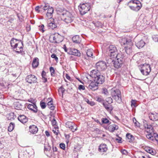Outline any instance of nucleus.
Masks as SVG:
<instances>
[{"label": "nucleus", "instance_id": "46", "mask_svg": "<svg viewBox=\"0 0 158 158\" xmlns=\"http://www.w3.org/2000/svg\"><path fill=\"white\" fill-rule=\"evenodd\" d=\"M102 93L103 94H104L105 95H107L108 94V92L107 89L105 88H103L102 89Z\"/></svg>", "mask_w": 158, "mask_h": 158}, {"label": "nucleus", "instance_id": "50", "mask_svg": "<svg viewBox=\"0 0 158 158\" xmlns=\"http://www.w3.org/2000/svg\"><path fill=\"white\" fill-rule=\"evenodd\" d=\"M60 147L63 150H64L65 148V144L63 143H61L60 144Z\"/></svg>", "mask_w": 158, "mask_h": 158}, {"label": "nucleus", "instance_id": "57", "mask_svg": "<svg viewBox=\"0 0 158 158\" xmlns=\"http://www.w3.org/2000/svg\"><path fill=\"white\" fill-rule=\"evenodd\" d=\"M97 101L99 102H102L103 101V100L101 98L98 97L97 98Z\"/></svg>", "mask_w": 158, "mask_h": 158}, {"label": "nucleus", "instance_id": "52", "mask_svg": "<svg viewBox=\"0 0 158 158\" xmlns=\"http://www.w3.org/2000/svg\"><path fill=\"white\" fill-rule=\"evenodd\" d=\"M17 105L16 107H15V109H20L22 107V106L19 103H17L16 104Z\"/></svg>", "mask_w": 158, "mask_h": 158}, {"label": "nucleus", "instance_id": "20", "mask_svg": "<svg viewBox=\"0 0 158 158\" xmlns=\"http://www.w3.org/2000/svg\"><path fill=\"white\" fill-rule=\"evenodd\" d=\"M108 149L107 145L105 144H102L99 146L98 151L101 152L103 153V152H106Z\"/></svg>", "mask_w": 158, "mask_h": 158}, {"label": "nucleus", "instance_id": "18", "mask_svg": "<svg viewBox=\"0 0 158 158\" xmlns=\"http://www.w3.org/2000/svg\"><path fill=\"white\" fill-rule=\"evenodd\" d=\"M18 40L14 38L11 39L10 41V45L12 47V49L15 50V48H17L18 44L16 43V41Z\"/></svg>", "mask_w": 158, "mask_h": 158}, {"label": "nucleus", "instance_id": "59", "mask_svg": "<svg viewBox=\"0 0 158 158\" xmlns=\"http://www.w3.org/2000/svg\"><path fill=\"white\" fill-rule=\"evenodd\" d=\"M63 48L64 49L65 52H67L68 53V50L69 49H67L65 44H64L63 45Z\"/></svg>", "mask_w": 158, "mask_h": 158}, {"label": "nucleus", "instance_id": "39", "mask_svg": "<svg viewBox=\"0 0 158 158\" xmlns=\"http://www.w3.org/2000/svg\"><path fill=\"white\" fill-rule=\"evenodd\" d=\"M49 69L51 76L52 77H54L55 76V71L54 68L52 67H51L49 68Z\"/></svg>", "mask_w": 158, "mask_h": 158}, {"label": "nucleus", "instance_id": "48", "mask_svg": "<svg viewBox=\"0 0 158 158\" xmlns=\"http://www.w3.org/2000/svg\"><path fill=\"white\" fill-rule=\"evenodd\" d=\"M131 2H132V3H133L136 4V5H138V4H140V3L139 1H138L136 0H133L131 1L128 2V4L129 3Z\"/></svg>", "mask_w": 158, "mask_h": 158}, {"label": "nucleus", "instance_id": "1", "mask_svg": "<svg viewBox=\"0 0 158 158\" xmlns=\"http://www.w3.org/2000/svg\"><path fill=\"white\" fill-rule=\"evenodd\" d=\"M125 57L124 54L120 52L115 58L116 59L114 61V60H112L114 67L116 69H118L122 67L125 61Z\"/></svg>", "mask_w": 158, "mask_h": 158}, {"label": "nucleus", "instance_id": "47", "mask_svg": "<svg viewBox=\"0 0 158 158\" xmlns=\"http://www.w3.org/2000/svg\"><path fill=\"white\" fill-rule=\"evenodd\" d=\"M51 57L52 58L55 59V60H56V61L57 62H58V58L57 57V56H56V55L55 54H52L51 55Z\"/></svg>", "mask_w": 158, "mask_h": 158}, {"label": "nucleus", "instance_id": "58", "mask_svg": "<svg viewBox=\"0 0 158 158\" xmlns=\"http://www.w3.org/2000/svg\"><path fill=\"white\" fill-rule=\"evenodd\" d=\"M50 7V6H44L43 8V10H48V9Z\"/></svg>", "mask_w": 158, "mask_h": 158}, {"label": "nucleus", "instance_id": "9", "mask_svg": "<svg viewBox=\"0 0 158 158\" xmlns=\"http://www.w3.org/2000/svg\"><path fill=\"white\" fill-rule=\"evenodd\" d=\"M96 71H102L106 69L107 66L106 63L103 61H100L96 64Z\"/></svg>", "mask_w": 158, "mask_h": 158}, {"label": "nucleus", "instance_id": "43", "mask_svg": "<svg viewBox=\"0 0 158 158\" xmlns=\"http://www.w3.org/2000/svg\"><path fill=\"white\" fill-rule=\"evenodd\" d=\"M40 104L41 108L43 109H44L46 106V103L42 101L40 102Z\"/></svg>", "mask_w": 158, "mask_h": 158}, {"label": "nucleus", "instance_id": "24", "mask_svg": "<svg viewBox=\"0 0 158 158\" xmlns=\"http://www.w3.org/2000/svg\"><path fill=\"white\" fill-rule=\"evenodd\" d=\"M72 40L73 43L79 44L81 41V39L78 35H76L73 36L72 38Z\"/></svg>", "mask_w": 158, "mask_h": 158}, {"label": "nucleus", "instance_id": "8", "mask_svg": "<svg viewBox=\"0 0 158 158\" xmlns=\"http://www.w3.org/2000/svg\"><path fill=\"white\" fill-rule=\"evenodd\" d=\"M142 66L140 69L141 73L144 75H148L151 71L150 65L149 64H145Z\"/></svg>", "mask_w": 158, "mask_h": 158}, {"label": "nucleus", "instance_id": "21", "mask_svg": "<svg viewBox=\"0 0 158 158\" xmlns=\"http://www.w3.org/2000/svg\"><path fill=\"white\" fill-rule=\"evenodd\" d=\"M53 21L52 22L48 21V27L49 29H53L57 27V25L54 21V20L53 19Z\"/></svg>", "mask_w": 158, "mask_h": 158}, {"label": "nucleus", "instance_id": "38", "mask_svg": "<svg viewBox=\"0 0 158 158\" xmlns=\"http://www.w3.org/2000/svg\"><path fill=\"white\" fill-rule=\"evenodd\" d=\"M15 117V116L14 115V113H11L10 114V116L8 117V119L10 120H14Z\"/></svg>", "mask_w": 158, "mask_h": 158}, {"label": "nucleus", "instance_id": "22", "mask_svg": "<svg viewBox=\"0 0 158 158\" xmlns=\"http://www.w3.org/2000/svg\"><path fill=\"white\" fill-rule=\"evenodd\" d=\"M18 119L21 123L24 124L28 121V118L24 115H20L18 118Z\"/></svg>", "mask_w": 158, "mask_h": 158}, {"label": "nucleus", "instance_id": "16", "mask_svg": "<svg viewBox=\"0 0 158 158\" xmlns=\"http://www.w3.org/2000/svg\"><path fill=\"white\" fill-rule=\"evenodd\" d=\"M148 117L149 119L153 121L158 120V114L157 113H150Z\"/></svg>", "mask_w": 158, "mask_h": 158}, {"label": "nucleus", "instance_id": "35", "mask_svg": "<svg viewBox=\"0 0 158 158\" xmlns=\"http://www.w3.org/2000/svg\"><path fill=\"white\" fill-rule=\"evenodd\" d=\"M152 133H149V134L147 135L146 136L148 139H150L153 141L154 140V136L152 135Z\"/></svg>", "mask_w": 158, "mask_h": 158}, {"label": "nucleus", "instance_id": "19", "mask_svg": "<svg viewBox=\"0 0 158 158\" xmlns=\"http://www.w3.org/2000/svg\"><path fill=\"white\" fill-rule=\"evenodd\" d=\"M98 84L96 82H92L88 85V88L89 89L94 91L98 89Z\"/></svg>", "mask_w": 158, "mask_h": 158}, {"label": "nucleus", "instance_id": "61", "mask_svg": "<svg viewBox=\"0 0 158 158\" xmlns=\"http://www.w3.org/2000/svg\"><path fill=\"white\" fill-rule=\"evenodd\" d=\"M41 76L42 78L45 77L46 72L44 71H43L41 73Z\"/></svg>", "mask_w": 158, "mask_h": 158}, {"label": "nucleus", "instance_id": "14", "mask_svg": "<svg viewBox=\"0 0 158 158\" xmlns=\"http://www.w3.org/2000/svg\"><path fill=\"white\" fill-rule=\"evenodd\" d=\"M27 108L34 113H36L38 111L37 107L35 103L29 104L27 105Z\"/></svg>", "mask_w": 158, "mask_h": 158}, {"label": "nucleus", "instance_id": "41", "mask_svg": "<svg viewBox=\"0 0 158 158\" xmlns=\"http://www.w3.org/2000/svg\"><path fill=\"white\" fill-rule=\"evenodd\" d=\"M94 26L98 27H102V24L100 22L98 21L95 23H94Z\"/></svg>", "mask_w": 158, "mask_h": 158}, {"label": "nucleus", "instance_id": "7", "mask_svg": "<svg viewBox=\"0 0 158 158\" xmlns=\"http://www.w3.org/2000/svg\"><path fill=\"white\" fill-rule=\"evenodd\" d=\"M107 99L108 101L103 102L102 104L107 111L110 112L113 109V107L110 104L112 102V99L111 97H109Z\"/></svg>", "mask_w": 158, "mask_h": 158}, {"label": "nucleus", "instance_id": "40", "mask_svg": "<svg viewBox=\"0 0 158 158\" xmlns=\"http://www.w3.org/2000/svg\"><path fill=\"white\" fill-rule=\"evenodd\" d=\"M131 107L133 108L136 107L138 105L136 103V101L134 100H131Z\"/></svg>", "mask_w": 158, "mask_h": 158}, {"label": "nucleus", "instance_id": "28", "mask_svg": "<svg viewBox=\"0 0 158 158\" xmlns=\"http://www.w3.org/2000/svg\"><path fill=\"white\" fill-rule=\"evenodd\" d=\"M141 7L142 6L141 4L140 5H135V6H129V7L131 10L136 11H138L141 9Z\"/></svg>", "mask_w": 158, "mask_h": 158}, {"label": "nucleus", "instance_id": "49", "mask_svg": "<svg viewBox=\"0 0 158 158\" xmlns=\"http://www.w3.org/2000/svg\"><path fill=\"white\" fill-rule=\"evenodd\" d=\"M65 91V89L63 88V86H61L59 89V91L61 92L63 95V94Z\"/></svg>", "mask_w": 158, "mask_h": 158}, {"label": "nucleus", "instance_id": "6", "mask_svg": "<svg viewBox=\"0 0 158 158\" xmlns=\"http://www.w3.org/2000/svg\"><path fill=\"white\" fill-rule=\"evenodd\" d=\"M111 95L112 98L118 103H120L122 102L121 92L119 89H116L112 90Z\"/></svg>", "mask_w": 158, "mask_h": 158}, {"label": "nucleus", "instance_id": "42", "mask_svg": "<svg viewBox=\"0 0 158 158\" xmlns=\"http://www.w3.org/2000/svg\"><path fill=\"white\" fill-rule=\"evenodd\" d=\"M102 123L105 124L109 123L110 122L109 120L106 118H102Z\"/></svg>", "mask_w": 158, "mask_h": 158}, {"label": "nucleus", "instance_id": "53", "mask_svg": "<svg viewBox=\"0 0 158 158\" xmlns=\"http://www.w3.org/2000/svg\"><path fill=\"white\" fill-rule=\"evenodd\" d=\"M52 123L53 126H55L56 125V119L54 118L53 119L52 121Z\"/></svg>", "mask_w": 158, "mask_h": 158}, {"label": "nucleus", "instance_id": "44", "mask_svg": "<svg viewBox=\"0 0 158 158\" xmlns=\"http://www.w3.org/2000/svg\"><path fill=\"white\" fill-rule=\"evenodd\" d=\"M152 148H151L147 146V147H145L144 148V149L146 152H147L150 153Z\"/></svg>", "mask_w": 158, "mask_h": 158}, {"label": "nucleus", "instance_id": "37", "mask_svg": "<svg viewBox=\"0 0 158 158\" xmlns=\"http://www.w3.org/2000/svg\"><path fill=\"white\" fill-rule=\"evenodd\" d=\"M85 101L87 102L88 104L90 105L91 106H94L95 104L94 102L92 101H90L87 98H85Z\"/></svg>", "mask_w": 158, "mask_h": 158}, {"label": "nucleus", "instance_id": "29", "mask_svg": "<svg viewBox=\"0 0 158 158\" xmlns=\"http://www.w3.org/2000/svg\"><path fill=\"white\" fill-rule=\"evenodd\" d=\"M145 44V43L143 40H141L138 42L135 43V45L139 48L143 47Z\"/></svg>", "mask_w": 158, "mask_h": 158}, {"label": "nucleus", "instance_id": "36", "mask_svg": "<svg viewBox=\"0 0 158 158\" xmlns=\"http://www.w3.org/2000/svg\"><path fill=\"white\" fill-rule=\"evenodd\" d=\"M86 54L88 56L91 57L93 56V50L92 49L87 50Z\"/></svg>", "mask_w": 158, "mask_h": 158}, {"label": "nucleus", "instance_id": "32", "mask_svg": "<svg viewBox=\"0 0 158 158\" xmlns=\"http://www.w3.org/2000/svg\"><path fill=\"white\" fill-rule=\"evenodd\" d=\"M126 137L129 140L128 141L130 142H132L134 140V136L130 133L127 134Z\"/></svg>", "mask_w": 158, "mask_h": 158}, {"label": "nucleus", "instance_id": "23", "mask_svg": "<svg viewBox=\"0 0 158 158\" xmlns=\"http://www.w3.org/2000/svg\"><path fill=\"white\" fill-rule=\"evenodd\" d=\"M54 11V10L52 7L49 8L46 13V16L48 19H51L52 16V14Z\"/></svg>", "mask_w": 158, "mask_h": 158}, {"label": "nucleus", "instance_id": "2", "mask_svg": "<svg viewBox=\"0 0 158 158\" xmlns=\"http://www.w3.org/2000/svg\"><path fill=\"white\" fill-rule=\"evenodd\" d=\"M90 76L94 78V81L98 84H102L105 81V77L101 75L99 72L95 70L91 71Z\"/></svg>", "mask_w": 158, "mask_h": 158}, {"label": "nucleus", "instance_id": "26", "mask_svg": "<svg viewBox=\"0 0 158 158\" xmlns=\"http://www.w3.org/2000/svg\"><path fill=\"white\" fill-rule=\"evenodd\" d=\"M144 127L146 129V132L148 133H153V128L152 126L148 124H144Z\"/></svg>", "mask_w": 158, "mask_h": 158}, {"label": "nucleus", "instance_id": "15", "mask_svg": "<svg viewBox=\"0 0 158 158\" xmlns=\"http://www.w3.org/2000/svg\"><path fill=\"white\" fill-rule=\"evenodd\" d=\"M21 43L22 44V46L20 47H18L17 48H15V50H13L14 51H15V52L17 53H20L22 56H24L25 52L23 50V42H22Z\"/></svg>", "mask_w": 158, "mask_h": 158}, {"label": "nucleus", "instance_id": "17", "mask_svg": "<svg viewBox=\"0 0 158 158\" xmlns=\"http://www.w3.org/2000/svg\"><path fill=\"white\" fill-rule=\"evenodd\" d=\"M48 101L47 106L48 107L52 110H54L55 107L53 105V101L52 99L51 98H48L47 100Z\"/></svg>", "mask_w": 158, "mask_h": 158}, {"label": "nucleus", "instance_id": "27", "mask_svg": "<svg viewBox=\"0 0 158 158\" xmlns=\"http://www.w3.org/2000/svg\"><path fill=\"white\" fill-rule=\"evenodd\" d=\"M39 64V60L37 57H35L33 59L32 63V66L34 68H37Z\"/></svg>", "mask_w": 158, "mask_h": 158}, {"label": "nucleus", "instance_id": "33", "mask_svg": "<svg viewBox=\"0 0 158 158\" xmlns=\"http://www.w3.org/2000/svg\"><path fill=\"white\" fill-rule=\"evenodd\" d=\"M15 126V124L14 123H10L8 127V130L9 132H11L13 130Z\"/></svg>", "mask_w": 158, "mask_h": 158}, {"label": "nucleus", "instance_id": "30", "mask_svg": "<svg viewBox=\"0 0 158 158\" xmlns=\"http://www.w3.org/2000/svg\"><path fill=\"white\" fill-rule=\"evenodd\" d=\"M118 129V126L114 124L110 125L108 127L109 130L111 132H113L115 130H116Z\"/></svg>", "mask_w": 158, "mask_h": 158}, {"label": "nucleus", "instance_id": "10", "mask_svg": "<svg viewBox=\"0 0 158 158\" xmlns=\"http://www.w3.org/2000/svg\"><path fill=\"white\" fill-rule=\"evenodd\" d=\"M119 42L122 46H125L132 45L133 43L132 40L130 39H127L126 38H123L119 40Z\"/></svg>", "mask_w": 158, "mask_h": 158}, {"label": "nucleus", "instance_id": "63", "mask_svg": "<svg viewBox=\"0 0 158 158\" xmlns=\"http://www.w3.org/2000/svg\"><path fill=\"white\" fill-rule=\"evenodd\" d=\"M39 8L40 7L39 6H36L35 8V10L36 11L38 12H40V10H39Z\"/></svg>", "mask_w": 158, "mask_h": 158}, {"label": "nucleus", "instance_id": "25", "mask_svg": "<svg viewBox=\"0 0 158 158\" xmlns=\"http://www.w3.org/2000/svg\"><path fill=\"white\" fill-rule=\"evenodd\" d=\"M38 131L37 126L35 125L30 126L29 127V131L32 134H35Z\"/></svg>", "mask_w": 158, "mask_h": 158}, {"label": "nucleus", "instance_id": "60", "mask_svg": "<svg viewBox=\"0 0 158 158\" xmlns=\"http://www.w3.org/2000/svg\"><path fill=\"white\" fill-rule=\"evenodd\" d=\"M143 153L142 152H138V155L139 156H141V157H142V158H145V156H143Z\"/></svg>", "mask_w": 158, "mask_h": 158}, {"label": "nucleus", "instance_id": "64", "mask_svg": "<svg viewBox=\"0 0 158 158\" xmlns=\"http://www.w3.org/2000/svg\"><path fill=\"white\" fill-rule=\"evenodd\" d=\"M42 80H43V82L44 83H45L47 81V79L45 77H42Z\"/></svg>", "mask_w": 158, "mask_h": 158}, {"label": "nucleus", "instance_id": "55", "mask_svg": "<svg viewBox=\"0 0 158 158\" xmlns=\"http://www.w3.org/2000/svg\"><path fill=\"white\" fill-rule=\"evenodd\" d=\"M79 89L84 90L85 89V87L84 86L82 85H80L78 87Z\"/></svg>", "mask_w": 158, "mask_h": 158}, {"label": "nucleus", "instance_id": "3", "mask_svg": "<svg viewBox=\"0 0 158 158\" xmlns=\"http://www.w3.org/2000/svg\"><path fill=\"white\" fill-rule=\"evenodd\" d=\"M61 19L67 24L71 23L73 20V16L72 13L69 11L65 10L61 14Z\"/></svg>", "mask_w": 158, "mask_h": 158}, {"label": "nucleus", "instance_id": "31", "mask_svg": "<svg viewBox=\"0 0 158 158\" xmlns=\"http://www.w3.org/2000/svg\"><path fill=\"white\" fill-rule=\"evenodd\" d=\"M124 48L125 49V51L127 54H130L132 52L131 46H130L129 45H127L125 46Z\"/></svg>", "mask_w": 158, "mask_h": 158}, {"label": "nucleus", "instance_id": "51", "mask_svg": "<svg viewBox=\"0 0 158 158\" xmlns=\"http://www.w3.org/2000/svg\"><path fill=\"white\" fill-rule=\"evenodd\" d=\"M153 136L154 138V140L158 142V135L156 133H154Z\"/></svg>", "mask_w": 158, "mask_h": 158}, {"label": "nucleus", "instance_id": "45", "mask_svg": "<svg viewBox=\"0 0 158 158\" xmlns=\"http://www.w3.org/2000/svg\"><path fill=\"white\" fill-rule=\"evenodd\" d=\"M153 40L156 42H158V35H153L152 37Z\"/></svg>", "mask_w": 158, "mask_h": 158}, {"label": "nucleus", "instance_id": "13", "mask_svg": "<svg viewBox=\"0 0 158 158\" xmlns=\"http://www.w3.org/2000/svg\"><path fill=\"white\" fill-rule=\"evenodd\" d=\"M68 54L74 56H80L81 53L78 50L74 48H70L68 50Z\"/></svg>", "mask_w": 158, "mask_h": 158}, {"label": "nucleus", "instance_id": "5", "mask_svg": "<svg viewBox=\"0 0 158 158\" xmlns=\"http://www.w3.org/2000/svg\"><path fill=\"white\" fill-rule=\"evenodd\" d=\"M109 56L111 59L115 58L119 53H118V51L116 46L114 45H110L108 49Z\"/></svg>", "mask_w": 158, "mask_h": 158}, {"label": "nucleus", "instance_id": "54", "mask_svg": "<svg viewBox=\"0 0 158 158\" xmlns=\"http://www.w3.org/2000/svg\"><path fill=\"white\" fill-rule=\"evenodd\" d=\"M156 150H155L154 149H153V148H152L150 153L153 155H154L156 154Z\"/></svg>", "mask_w": 158, "mask_h": 158}, {"label": "nucleus", "instance_id": "4", "mask_svg": "<svg viewBox=\"0 0 158 158\" xmlns=\"http://www.w3.org/2000/svg\"><path fill=\"white\" fill-rule=\"evenodd\" d=\"M81 14L83 15L87 13L90 9V4L89 3H83L79 6Z\"/></svg>", "mask_w": 158, "mask_h": 158}, {"label": "nucleus", "instance_id": "62", "mask_svg": "<svg viewBox=\"0 0 158 158\" xmlns=\"http://www.w3.org/2000/svg\"><path fill=\"white\" fill-rule=\"evenodd\" d=\"M122 138H119V139L116 138V140L118 141V143H122Z\"/></svg>", "mask_w": 158, "mask_h": 158}, {"label": "nucleus", "instance_id": "56", "mask_svg": "<svg viewBox=\"0 0 158 158\" xmlns=\"http://www.w3.org/2000/svg\"><path fill=\"white\" fill-rule=\"evenodd\" d=\"M121 152L123 154L127 155L128 154V152L125 149H123L121 151Z\"/></svg>", "mask_w": 158, "mask_h": 158}, {"label": "nucleus", "instance_id": "34", "mask_svg": "<svg viewBox=\"0 0 158 158\" xmlns=\"http://www.w3.org/2000/svg\"><path fill=\"white\" fill-rule=\"evenodd\" d=\"M52 37L53 38V40L55 41L56 43H58L59 42V40L58 38L60 37V36L58 34H57L55 35H52Z\"/></svg>", "mask_w": 158, "mask_h": 158}, {"label": "nucleus", "instance_id": "12", "mask_svg": "<svg viewBox=\"0 0 158 158\" xmlns=\"http://www.w3.org/2000/svg\"><path fill=\"white\" fill-rule=\"evenodd\" d=\"M66 127L68 128L73 132L77 130V126L75 124L71 122H68L65 123Z\"/></svg>", "mask_w": 158, "mask_h": 158}, {"label": "nucleus", "instance_id": "11", "mask_svg": "<svg viewBox=\"0 0 158 158\" xmlns=\"http://www.w3.org/2000/svg\"><path fill=\"white\" fill-rule=\"evenodd\" d=\"M26 81L29 84H32L37 82V78L34 75L30 74L27 76L26 78Z\"/></svg>", "mask_w": 158, "mask_h": 158}]
</instances>
